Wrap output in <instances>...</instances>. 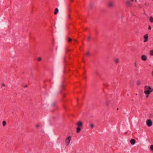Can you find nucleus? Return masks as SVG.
Wrapping results in <instances>:
<instances>
[{
  "label": "nucleus",
  "instance_id": "nucleus-7",
  "mask_svg": "<svg viewBox=\"0 0 153 153\" xmlns=\"http://www.w3.org/2000/svg\"><path fill=\"white\" fill-rule=\"evenodd\" d=\"M125 4L129 6H131L132 5V4L129 1H126L125 2Z\"/></svg>",
  "mask_w": 153,
  "mask_h": 153
},
{
  "label": "nucleus",
  "instance_id": "nucleus-25",
  "mask_svg": "<svg viewBox=\"0 0 153 153\" xmlns=\"http://www.w3.org/2000/svg\"><path fill=\"white\" fill-rule=\"evenodd\" d=\"M134 65L136 67H137V64H136V63H134Z\"/></svg>",
  "mask_w": 153,
  "mask_h": 153
},
{
  "label": "nucleus",
  "instance_id": "nucleus-17",
  "mask_svg": "<svg viewBox=\"0 0 153 153\" xmlns=\"http://www.w3.org/2000/svg\"><path fill=\"white\" fill-rule=\"evenodd\" d=\"M150 149L153 151V145H151L150 146Z\"/></svg>",
  "mask_w": 153,
  "mask_h": 153
},
{
  "label": "nucleus",
  "instance_id": "nucleus-30",
  "mask_svg": "<svg viewBox=\"0 0 153 153\" xmlns=\"http://www.w3.org/2000/svg\"><path fill=\"white\" fill-rule=\"evenodd\" d=\"M74 41H75V42H76V41H76V40H74Z\"/></svg>",
  "mask_w": 153,
  "mask_h": 153
},
{
  "label": "nucleus",
  "instance_id": "nucleus-6",
  "mask_svg": "<svg viewBox=\"0 0 153 153\" xmlns=\"http://www.w3.org/2000/svg\"><path fill=\"white\" fill-rule=\"evenodd\" d=\"M141 59L142 60L145 61L147 60V57L146 55H143L141 56Z\"/></svg>",
  "mask_w": 153,
  "mask_h": 153
},
{
  "label": "nucleus",
  "instance_id": "nucleus-19",
  "mask_svg": "<svg viewBox=\"0 0 153 153\" xmlns=\"http://www.w3.org/2000/svg\"><path fill=\"white\" fill-rule=\"evenodd\" d=\"M90 53L89 52H87V56H90Z\"/></svg>",
  "mask_w": 153,
  "mask_h": 153
},
{
  "label": "nucleus",
  "instance_id": "nucleus-4",
  "mask_svg": "<svg viewBox=\"0 0 153 153\" xmlns=\"http://www.w3.org/2000/svg\"><path fill=\"white\" fill-rule=\"evenodd\" d=\"M147 125L149 126H151L152 125V122L150 119L147 120L146 122Z\"/></svg>",
  "mask_w": 153,
  "mask_h": 153
},
{
  "label": "nucleus",
  "instance_id": "nucleus-1",
  "mask_svg": "<svg viewBox=\"0 0 153 153\" xmlns=\"http://www.w3.org/2000/svg\"><path fill=\"white\" fill-rule=\"evenodd\" d=\"M144 93L146 95V97L147 98L149 97L150 93L153 91V89L149 85H146L145 86Z\"/></svg>",
  "mask_w": 153,
  "mask_h": 153
},
{
  "label": "nucleus",
  "instance_id": "nucleus-18",
  "mask_svg": "<svg viewBox=\"0 0 153 153\" xmlns=\"http://www.w3.org/2000/svg\"><path fill=\"white\" fill-rule=\"evenodd\" d=\"M72 41V39L71 38H68V41L69 42H70Z\"/></svg>",
  "mask_w": 153,
  "mask_h": 153
},
{
  "label": "nucleus",
  "instance_id": "nucleus-10",
  "mask_svg": "<svg viewBox=\"0 0 153 153\" xmlns=\"http://www.w3.org/2000/svg\"><path fill=\"white\" fill-rule=\"evenodd\" d=\"M114 61L116 64H117L119 62V59L117 58H116L114 59Z\"/></svg>",
  "mask_w": 153,
  "mask_h": 153
},
{
  "label": "nucleus",
  "instance_id": "nucleus-2",
  "mask_svg": "<svg viewBox=\"0 0 153 153\" xmlns=\"http://www.w3.org/2000/svg\"><path fill=\"white\" fill-rule=\"evenodd\" d=\"M76 125L77 127L76 128V133H79L81 129V128L82 126V123L80 121L77 122L76 123Z\"/></svg>",
  "mask_w": 153,
  "mask_h": 153
},
{
  "label": "nucleus",
  "instance_id": "nucleus-22",
  "mask_svg": "<svg viewBox=\"0 0 153 153\" xmlns=\"http://www.w3.org/2000/svg\"><path fill=\"white\" fill-rule=\"evenodd\" d=\"M70 15L69 14H68L67 15V17L68 18H70Z\"/></svg>",
  "mask_w": 153,
  "mask_h": 153
},
{
  "label": "nucleus",
  "instance_id": "nucleus-23",
  "mask_svg": "<svg viewBox=\"0 0 153 153\" xmlns=\"http://www.w3.org/2000/svg\"><path fill=\"white\" fill-rule=\"evenodd\" d=\"M36 127L37 128H39V125L38 124H37L36 125Z\"/></svg>",
  "mask_w": 153,
  "mask_h": 153
},
{
  "label": "nucleus",
  "instance_id": "nucleus-21",
  "mask_svg": "<svg viewBox=\"0 0 153 153\" xmlns=\"http://www.w3.org/2000/svg\"><path fill=\"white\" fill-rule=\"evenodd\" d=\"M42 59L40 57H39L38 58V60L39 61H40Z\"/></svg>",
  "mask_w": 153,
  "mask_h": 153
},
{
  "label": "nucleus",
  "instance_id": "nucleus-26",
  "mask_svg": "<svg viewBox=\"0 0 153 153\" xmlns=\"http://www.w3.org/2000/svg\"><path fill=\"white\" fill-rule=\"evenodd\" d=\"M2 86H5V85L4 83H3L2 84Z\"/></svg>",
  "mask_w": 153,
  "mask_h": 153
},
{
  "label": "nucleus",
  "instance_id": "nucleus-8",
  "mask_svg": "<svg viewBox=\"0 0 153 153\" xmlns=\"http://www.w3.org/2000/svg\"><path fill=\"white\" fill-rule=\"evenodd\" d=\"M144 42H146L148 41V36L147 34H146L144 36Z\"/></svg>",
  "mask_w": 153,
  "mask_h": 153
},
{
  "label": "nucleus",
  "instance_id": "nucleus-14",
  "mask_svg": "<svg viewBox=\"0 0 153 153\" xmlns=\"http://www.w3.org/2000/svg\"><path fill=\"white\" fill-rule=\"evenodd\" d=\"M6 123L5 121H4L2 122V124L3 126H4L6 125Z\"/></svg>",
  "mask_w": 153,
  "mask_h": 153
},
{
  "label": "nucleus",
  "instance_id": "nucleus-27",
  "mask_svg": "<svg viewBox=\"0 0 153 153\" xmlns=\"http://www.w3.org/2000/svg\"><path fill=\"white\" fill-rule=\"evenodd\" d=\"M27 85H25L24 86V88H26V87H27Z\"/></svg>",
  "mask_w": 153,
  "mask_h": 153
},
{
  "label": "nucleus",
  "instance_id": "nucleus-29",
  "mask_svg": "<svg viewBox=\"0 0 153 153\" xmlns=\"http://www.w3.org/2000/svg\"><path fill=\"white\" fill-rule=\"evenodd\" d=\"M131 2H133L134 0H130Z\"/></svg>",
  "mask_w": 153,
  "mask_h": 153
},
{
  "label": "nucleus",
  "instance_id": "nucleus-16",
  "mask_svg": "<svg viewBox=\"0 0 153 153\" xmlns=\"http://www.w3.org/2000/svg\"><path fill=\"white\" fill-rule=\"evenodd\" d=\"M137 85H139L141 84V82L140 81H138L137 82Z\"/></svg>",
  "mask_w": 153,
  "mask_h": 153
},
{
  "label": "nucleus",
  "instance_id": "nucleus-28",
  "mask_svg": "<svg viewBox=\"0 0 153 153\" xmlns=\"http://www.w3.org/2000/svg\"><path fill=\"white\" fill-rule=\"evenodd\" d=\"M152 76H153V71L152 72Z\"/></svg>",
  "mask_w": 153,
  "mask_h": 153
},
{
  "label": "nucleus",
  "instance_id": "nucleus-12",
  "mask_svg": "<svg viewBox=\"0 0 153 153\" xmlns=\"http://www.w3.org/2000/svg\"><path fill=\"white\" fill-rule=\"evenodd\" d=\"M149 55L151 56H153V50H152L150 51Z\"/></svg>",
  "mask_w": 153,
  "mask_h": 153
},
{
  "label": "nucleus",
  "instance_id": "nucleus-13",
  "mask_svg": "<svg viewBox=\"0 0 153 153\" xmlns=\"http://www.w3.org/2000/svg\"><path fill=\"white\" fill-rule=\"evenodd\" d=\"M149 21L150 22H153V17L152 16H150L149 18Z\"/></svg>",
  "mask_w": 153,
  "mask_h": 153
},
{
  "label": "nucleus",
  "instance_id": "nucleus-20",
  "mask_svg": "<svg viewBox=\"0 0 153 153\" xmlns=\"http://www.w3.org/2000/svg\"><path fill=\"white\" fill-rule=\"evenodd\" d=\"M91 127L92 128H93L94 127V125L93 124H91L90 125Z\"/></svg>",
  "mask_w": 153,
  "mask_h": 153
},
{
  "label": "nucleus",
  "instance_id": "nucleus-24",
  "mask_svg": "<svg viewBox=\"0 0 153 153\" xmlns=\"http://www.w3.org/2000/svg\"><path fill=\"white\" fill-rule=\"evenodd\" d=\"M149 30H151V27L150 26H149Z\"/></svg>",
  "mask_w": 153,
  "mask_h": 153
},
{
  "label": "nucleus",
  "instance_id": "nucleus-9",
  "mask_svg": "<svg viewBox=\"0 0 153 153\" xmlns=\"http://www.w3.org/2000/svg\"><path fill=\"white\" fill-rule=\"evenodd\" d=\"M136 141L134 139H131L130 140V143L132 145H134Z\"/></svg>",
  "mask_w": 153,
  "mask_h": 153
},
{
  "label": "nucleus",
  "instance_id": "nucleus-15",
  "mask_svg": "<svg viewBox=\"0 0 153 153\" xmlns=\"http://www.w3.org/2000/svg\"><path fill=\"white\" fill-rule=\"evenodd\" d=\"M91 39V37L90 36H88V40L89 41Z\"/></svg>",
  "mask_w": 153,
  "mask_h": 153
},
{
  "label": "nucleus",
  "instance_id": "nucleus-5",
  "mask_svg": "<svg viewBox=\"0 0 153 153\" xmlns=\"http://www.w3.org/2000/svg\"><path fill=\"white\" fill-rule=\"evenodd\" d=\"M114 5V2L112 1H110L108 3V6L110 7H113Z\"/></svg>",
  "mask_w": 153,
  "mask_h": 153
},
{
  "label": "nucleus",
  "instance_id": "nucleus-3",
  "mask_svg": "<svg viewBox=\"0 0 153 153\" xmlns=\"http://www.w3.org/2000/svg\"><path fill=\"white\" fill-rule=\"evenodd\" d=\"M71 137V136H69L67 137L65 140V143H66V146H68L70 143Z\"/></svg>",
  "mask_w": 153,
  "mask_h": 153
},
{
  "label": "nucleus",
  "instance_id": "nucleus-11",
  "mask_svg": "<svg viewBox=\"0 0 153 153\" xmlns=\"http://www.w3.org/2000/svg\"><path fill=\"white\" fill-rule=\"evenodd\" d=\"M59 12V10L57 8H56L55 10L54 14L55 15L56 14Z\"/></svg>",
  "mask_w": 153,
  "mask_h": 153
}]
</instances>
